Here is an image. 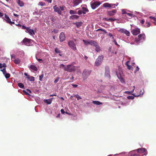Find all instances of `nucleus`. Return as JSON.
<instances>
[{"mask_svg": "<svg viewBox=\"0 0 156 156\" xmlns=\"http://www.w3.org/2000/svg\"><path fill=\"white\" fill-rule=\"evenodd\" d=\"M54 11L58 13L59 15H61L62 14V11H63L64 10V7L60 6L59 7L57 6L56 5H55L53 7Z\"/></svg>", "mask_w": 156, "mask_h": 156, "instance_id": "f257e3e1", "label": "nucleus"}, {"mask_svg": "<svg viewBox=\"0 0 156 156\" xmlns=\"http://www.w3.org/2000/svg\"><path fill=\"white\" fill-rule=\"evenodd\" d=\"M104 59V56L101 55L98 57L95 62V65L96 66H98L102 63Z\"/></svg>", "mask_w": 156, "mask_h": 156, "instance_id": "f03ea898", "label": "nucleus"}, {"mask_svg": "<svg viewBox=\"0 0 156 156\" xmlns=\"http://www.w3.org/2000/svg\"><path fill=\"white\" fill-rule=\"evenodd\" d=\"M68 44L69 47L73 51H76L77 50L76 44L73 40L69 41Z\"/></svg>", "mask_w": 156, "mask_h": 156, "instance_id": "7ed1b4c3", "label": "nucleus"}, {"mask_svg": "<svg viewBox=\"0 0 156 156\" xmlns=\"http://www.w3.org/2000/svg\"><path fill=\"white\" fill-rule=\"evenodd\" d=\"M91 71L89 70H84L82 73L83 79V80H85L90 75Z\"/></svg>", "mask_w": 156, "mask_h": 156, "instance_id": "20e7f679", "label": "nucleus"}, {"mask_svg": "<svg viewBox=\"0 0 156 156\" xmlns=\"http://www.w3.org/2000/svg\"><path fill=\"white\" fill-rule=\"evenodd\" d=\"M101 3L97 1L91 2L90 3V6L91 8L93 9H95L101 4Z\"/></svg>", "mask_w": 156, "mask_h": 156, "instance_id": "39448f33", "label": "nucleus"}, {"mask_svg": "<svg viewBox=\"0 0 156 156\" xmlns=\"http://www.w3.org/2000/svg\"><path fill=\"white\" fill-rule=\"evenodd\" d=\"M65 68V71L69 72L75 71L76 69L75 67L72 65L67 66L66 68Z\"/></svg>", "mask_w": 156, "mask_h": 156, "instance_id": "423d86ee", "label": "nucleus"}, {"mask_svg": "<svg viewBox=\"0 0 156 156\" xmlns=\"http://www.w3.org/2000/svg\"><path fill=\"white\" fill-rule=\"evenodd\" d=\"M145 39V35L144 34H140L138 36L137 38L135 39V41L136 42H139L140 40H144Z\"/></svg>", "mask_w": 156, "mask_h": 156, "instance_id": "0eeeda50", "label": "nucleus"}, {"mask_svg": "<svg viewBox=\"0 0 156 156\" xmlns=\"http://www.w3.org/2000/svg\"><path fill=\"white\" fill-rule=\"evenodd\" d=\"M117 12L116 10L114 9L112 11H108L107 12V13L108 15L110 16H112L115 14Z\"/></svg>", "mask_w": 156, "mask_h": 156, "instance_id": "6e6552de", "label": "nucleus"}, {"mask_svg": "<svg viewBox=\"0 0 156 156\" xmlns=\"http://www.w3.org/2000/svg\"><path fill=\"white\" fill-rule=\"evenodd\" d=\"M131 32L133 35H137L140 33V29L138 28H136L132 30Z\"/></svg>", "mask_w": 156, "mask_h": 156, "instance_id": "1a4fd4ad", "label": "nucleus"}, {"mask_svg": "<svg viewBox=\"0 0 156 156\" xmlns=\"http://www.w3.org/2000/svg\"><path fill=\"white\" fill-rule=\"evenodd\" d=\"M31 40L30 39L25 38L22 42L25 45L29 46L30 45V42Z\"/></svg>", "mask_w": 156, "mask_h": 156, "instance_id": "9d476101", "label": "nucleus"}, {"mask_svg": "<svg viewBox=\"0 0 156 156\" xmlns=\"http://www.w3.org/2000/svg\"><path fill=\"white\" fill-rule=\"evenodd\" d=\"M59 38L60 42H62L63 41L66 39V37L64 33L63 32H62L60 34Z\"/></svg>", "mask_w": 156, "mask_h": 156, "instance_id": "9b49d317", "label": "nucleus"}, {"mask_svg": "<svg viewBox=\"0 0 156 156\" xmlns=\"http://www.w3.org/2000/svg\"><path fill=\"white\" fill-rule=\"evenodd\" d=\"M118 31L120 32L125 34L127 36H129V32L126 29H122L119 30Z\"/></svg>", "mask_w": 156, "mask_h": 156, "instance_id": "f8f14e48", "label": "nucleus"}, {"mask_svg": "<svg viewBox=\"0 0 156 156\" xmlns=\"http://www.w3.org/2000/svg\"><path fill=\"white\" fill-rule=\"evenodd\" d=\"M82 2V0H73L72 3L73 5V6H76L78 5Z\"/></svg>", "mask_w": 156, "mask_h": 156, "instance_id": "ddd939ff", "label": "nucleus"}, {"mask_svg": "<svg viewBox=\"0 0 156 156\" xmlns=\"http://www.w3.org/2000/svg\"><path fill=\"white\" fill-rule=\"evenodd\" d=\"M105 76L108 77H110L109 69L108 67L105 68Z\"/></svg>", "mask_w": 156, "mask_h": 156, "instance_id": "4468645a", "label": "nucleus"}, {"mask_svg": "<svg viewBox=\"0 0 156 156\" xmlns=\"http://www.w3.org/2000/svg\"><path fill=\"white\" fill-rule=\"evenodd\" d=\"M26 31V32H28L30 35H34L35 33L34 30L33 29H30L29 27L27 28V30Z\"/></svg>", "mask_w": 156, "mask_h": 156, "instance_id": "2eb2a0df", "label": "nucleus"}, {"mask_svg": "<svg viewBox=\"0 0 156 156\" xmlns=\"http://www.w3.org/2000/svg\"><path fill=\"white\" fill-rule=\"evenodd\" d=\"M137 151L139 153H143L146 151V149L144 148H141L137 149Z\"/></svg>", "mask_w": 156, "mask_h": 156, "instance_id": "dca6fc26", "label": "nucleus"}, {"mask_svg": "<svg viewBox=\"0 0 156 156\" xmlns=\"http://www.w3.org/2000/svg\"><path fill=\"white\" fill-rule=\"evenodd\" d=\"M98 43L95 41L93 40L90 41L89 44L94 46H95L97 45Z\"/></svg>", "mask_w": 156, "mask_h": 156, "instance_id": "f3484780", "label": "nucleus"}, {"mask_svg": "<svg viewBox=\"0 0 156 156\" xmlns=\"http://www.w3.org/2000/svg\"><path fill=\"white\" fill-rule=\"evenodd\" d=\"M105 20L107 21H111L112 22L116 20V19L115 18H104Z\"/></svg>", "mask_w": 156, "mask_h": 156, "instance_id": "a211bd4d", "label": "nucleus"}, {"mask_svg": "<svg viewBox=\"0 0 156 156\" xmlns=\"http://www.w3.org/2000/svg\"><path fill=\"white\" fill-rule=\"evenodd\" d=\"M82 10L83 12V14H85L86 12H88L89 11L88 9L86 7H82Z\"/></svg>", "mask_w": 156, "mask_h": 156, "instance_id": "6ab92c4d", "label": "nucleus"}, {"mask_svg": "<svg viewBox=\"0 0 156 156\" xmlns=\"http://www.w3.org/2000/svg\"><path fill=\"white\" fill-rule=\"evenodd\" d=\"M79 17V16L78 15H74L71 16L70 17V19L72 20H77Z\"/></svg>", "mask_w": 156, "mask_h": 156, "instance_id": "aec40b11", "label": "nucleus"}, {"mask_svg": "<svg viewBox=\"0 0 156 156\" xmlns=\"http://www.w3.org/2000/svg\"><path fill=\"white\" fill-rule=\"evenodd\" d=\"M5 20L6 22L8 23H9V21H11L10 19L9 18V16L6 15V14L5 15Z\"/></svg>", "mask_w": 156, "mask_h": 156, "instance_id": "412c9836", "label": "nucleus"}, {"mask_svg": "<svg viewBox=\"0 0 156 156\" xmlns=\"http://www.w3.org/2000/svg\"><path fill=\"white\" fill-rule=\"evenodd\" d=\"M17 2L19 5L20 7H22L24 5V3L22 1L20 0H17Z\"/></svg>", "mask_w": 156, "mask_h": 156, "instance_id": "4be33fe9", "label": "nucleus"}, {"mask_svg": "<svg viewBox=\"0 0 156 156\" xmlns=\"http://www.w3.org/2000/svg\"><path fill=\"white\" fill-rule=\"evenodd\" d=\"M83 23L82 22H77L74 24L76 25L77 27L78 28L81 27Z\"/></svg>", "mask_w": 156, "mask_h": 156, "instance_id": "5701e85b", "label": "nucleus"}, {"mask_svg": "<svg viewBox=\"0 0 156 156\" xmlns=\"http://www.w3.org/2000/svg\"><path fill=\"white\" fill-rule=\"evenodd\" d=\"M103 6L105 8H111L110 4L107 2L104 3Z\"/></svg>", "mask_w": 156, "mask_h": 156, "instance_id": "b1692460", "label": "nucleus"}, {"mask_svg": "<svg viewBox=\"0 0 156 156\" xmlns=\"http://www.w3.org/2000/svg\"><path fill=\"white\" fill-rule=\"evenodd\" d=\"M30 68L34 71H37V67L33 65H31L30 66Z\"/></svg>", "mask_w": 156, "mask_h": 156, "instance_id": "393cba45", "label": "nucleus"}, {"mask_svg": "<svg viewBox=\"0 0 156 156\" xmlns=\"http://www.w3.org/2000/svg\"><path fill=\"white\" fill-rule=\"evenodd\" d=\"M93 103L94 105H101L102 103L98 101H93Z\"/></svg>", "mask_w": 156, "mask_h": 156, "instance_id": "a878e982", "label": "nucleus"}, {"mask_svg": "<svg viewBox=\"0 0 156 156\" xmlns=\"http://www.w3.org/2000/svg\"><path fill=\"white\" fill-rule=\"evenodd\" d=\"M144 90H141L140 91V94L139 95H135V94H133V96H134L135 97H138L140 95H142L144 93Z\"/></svg>", "mask_w": 156, "mask_h": 156, "instance_id": "bb28decb", "label": "nucleus"}, {"mask_svg": "<svg viewBox=\"0 0 156 156\" xmlns=\"http://www.w3.org/2000/svg\"><path fill=\"white\" fill-rule=\"evenodd\" d=\"M95 47H96L95 50L97 52H98L100 51V47L98 43L97 44V46Z\"/></svg>", "mask_w": 156, "mask_h": 156, "instance_id": "cd10ccee", "label": "nucleus"}, {"mask_svg": "<svg viewBox=\"0 0 156 156\" xmlns=\"http://www.w3.org/2000/svg\"><path fill=\"white\" fill-rule=\"evenodd\" d=\"M52 101L50 99H46L44 100V102L47 104L49 105L51 103Z\"/></svg>", "mask_w": 156, "mask_h": 156, "instance_id": "c85d7f7f", "label": "nucleus"}, {"mask_svg": "<svg viewBox=\"0 0 156 156\" xmlns=\"http://www.w3.org/2000/svg\"><path fill=\"white\" fill-rule=\"evenodd\" d=\"M14 63L17 64H18L20 63V61L19 59L18 58L15 59L14 61Z\"/></svg>", "mask_w": 156, "mask_h": 156, "instance_id": "c756f323", "label": "nucleus"}, {"mask_svg": "<svg viewBox=\"0 0 156 156\" xmlns=\"http://www.w3.org/2000/svg\"><path fill=\"white\" fill-rule=\"evenodd\" d=\"M73 96L77 98V100L82 99V98L78 94L73 95Z\"/></svg>", "mask_w": 156, "mask_h": 156, "instance_id": "7c9ffc66", "label": "nucleus"}, {"mask_svg": "<svg viewBox=\"0 0 156 156\" xmlns=\"http://www.w3.org/2000/svg\"><path fill=\"white\" fill-rule=\"evenodd\" d=\"M27 78H28L30 81H34L35 80L34 77L33 76H31L30 77H27Z\"/></svg>", "mask_w": 156, "mask_h": 156, "instance_id": "2f4dec72", "label": "nucleus"}, {"mask_svg": "<svg viewBox=\"0 0 156 156\" xmlns=\"http://www.w3.org/2000/svg\"><path fill=\"white\" fill-rule=\"evenodd\" d=\"M118 5V3H117L116 4H110V7L112 8H114L115 7V6H117Z\"/></svg>", "mask_w": 156, "mask_h": 156, "instance_id": "473e14b6", "label": "nucleus"}, {"mask_svg": "<svg viewBox=\"0 0 156 156\" xmlns=\"http://www.w3.org/2000/svg\"><path fill=\"white\" fill-rule=\"evenodd\" d=\"M18 86L20 88H23L24 87V85L21 83H19L18 84Z\"/></svg>", "mask_w": 156, "mask_h": 156, "instance_id": "72a5a7b5", "label": "nucleus"}, {"mask_svg": "<svg viewBox=\"0 0 156 156\" xmlns=\"http://www.w3.org/2000/svg\"><path fill=\"white\" fill-rule=\"evenodd\" d=\"M84 44L85 45H87L88 44H89V43L90 42V41H87L84 40H83Z\"/></svg>", "mask_w": 156, "mask_h": 156, "instance_id": "f704fd0d", "label": "nucleus"}, {"mask_svg": "<svg viewBox=\"0 0 156 156\" xmlns=\"http://www.w3.org/2000/svg\"><path fill=\"white\" fill-rule=\"evenodd\" d=\"M55 52L56 53H61V51L60 50L57 48H55Z\"/></svg>", "mask_w": 156, "mask_h": 156, "instance_id": "c9c22d12", "label": "nucleus"}, {"mask_svg": "<svg viewBox=\"0 0 156 156\" xmlns=\"http://www.w3.org/2000/svg\"><path fill=\"white\" fill-rule=\"evenodd\" d=\"M4 75H5L6 78V79L9 78L10 76V74L9 73H6Z\"/></svg>", "mask_w": 156, "mask_h": 156, "instance_id": "e433bc0d", "label": "nucleus"}, {"mask_svg": "<svg viewBox=\"0 0 156 156\" xmlns=\"http://www.w3.org/2000/svg\"><path fill=\"white\" fill-rule=\"evenodd\" d=\"M38 5H39L43 6H45L46 5V4L45 3L43 2H40L38 3Z\"/></svg>", "mask_w": 156, "mask_h": 156, "instance_id": "4c0bfd02", "label": "nucleus"}, {"mask_svg": "<svg viewBox=\"0 0 156 156\" xmlns=\"http://www.w3.org/2000/svg\"><path fill=\"white\" fill-rule=\"evenodd\" d=\"M69 13L70 14H73L76 13V12L74 10H71L69 11Z\"/></svg>", "mask_w": 156, "mask_h": 156, "instance_id": "58836bf2", "label": "nucleus"}, {"mask_svg": "<svg viewBox=\"0 0 156 156\" xmlns=\"http://www.w3.org/2000/svg\"><path fill=\"white\" fill-rule=\"evenodd\" d=\"M149 18L153 20L155 22H156V18L152 16H150Z\"/></svg>", "mask_w": 156, "mask_h": 156, "instance_id": "ea45409f", "label": "nucleus"}, {"mask_svg": "<svg viewBox=\"0 0 156 156\" xmlns=\"http://www.w3.org/2000/svg\"><path fill=\"white\" fill-rule=\"evenodd\" d=\"M1 71L3 72V73L4 75L7 73L5 68H3L2 69H1Z\"/></svg>", "mask_w": 156, "mask_h": 156, "instance_id": "a19ab883", "label": "nucleus"}, {"mask_svg": "<svg viewBox=\"0 0 156 156\" xmlns=\"http://www.w3.org/2000/svg\"><path fill=\"white\" fill-rule=\"evenodd\" d=\"M44 76V74H43L39 76V80L41 81L42 80V79Z\"/></svg>", "mask_w": 156, "mask_h": 156, "instance_id": "79ce46f5", "label": "nucleus"}, {"mask_svg": "<svg viewBox=\"0 0 156 156\" xmlns=\"http://www.w3.org/2000/svg\"><path fill=\"white\" fill-rule=\"evenodd\" d=\"M150 23L149 22H147L145 24V26L146 27H149L150 26Z\"/></svg>", "mask_w": 156, "mask_h": 156, "instance_id": "37998d69", "label": "nucleus"}, {"mask_svg": "<svg viewBox=\"0 0 156 156\" xmlns=\"http://www.w3.org/2000/svg\"><path fill=\"white\" fill-rule=\"evenodd\" d=\"M128 99L133 100L134 99V98L133 96H130L127 97Z\"/></svg>", "mask_w": 156, "mask_h": 156, "instance_id": "c03bdc74", "label": "nucleus"}, {"mask_svg": "<svg viewBox=\"0 0 156 156\" xmlns=\"http://www.w3.org/2000/svg\"><path fill=\"white\" fill-rule=\"evenodd\" d=\"M59 77H58L54 81V82L55 83H57L59 80Z\"/></svg>", "mask_w": 156, "mask_h": 156, "instance_id": "a18cd8bd", "label": "nucleus"}, {"mask_svg": "<svg viewBox=\"0 0 156 156\" xmlns=\"http://www.w3.org/2000/svg\"><path fill=\"white\" fill-rule=\"evenodd\" d=\"M36 58L37 60L40 63H42L43 62V60L42 59L38 58L36 56Z\"/></svg>", "mask_w": 156, "mask_h": 156, "instance_id": "49530a36", "label": "nucleus"}, {"mask_svg": "<svg viewBox=\"0 0 156 156\" xmlns=\"http://www.w3.org/2000/svg\"><path fill=\"white\" fill-rule=\"evenodd\" d=\"M63 67L64 68V70L65 71V68H66V67L64 64H61L60 65V67Z\"/></svg>", "mask_w": 156, "mask_h": 156, "instance_id": "de8ad7c7", "label": "nucleus"}, {"mask_svg": "<svg viewBox=\"0 0 156 156\" xmlns=\"http://www.w3.org/2000/svg\"><path fill=\"white\" fill-rule=\"evenodd\" d=\"M83 12L82 10H79L77 12V13L79 15H80L82 13H83Z\"/></svg>", "mask_w": 156, "mask_h": 156, "instance_id": "09e8293b", "label": "nucleus"}, {"mask_svg": "<svg viewBox=\"0 0 156 156\" xmlns=\"http://www.w3.org/2000/svg\"><path fill=\"white\" fill-rule=\"evenodd\" d=\"M139 67L137 66L136 67V69L135 71H134V73H136V72H137V71H138L139 70Z\"/></svg>", "mask_w": 156, "mask_h": 156, "instance_id": "8fccbe9b", "label": "nucleus"}, {"mask_svg": "<svg viewBox=\"0 0 156 156\" xmlns=\"http://www.w3.org/2000/svg\"><path fill=\"white\" fill-rule=\"evenodd\" d=\"M23 92L26 94L27 95H29V93L28 92H27L26 90H23Z\"/></svg>", "mask_w": 156, "mask_h": 156, "instance_id": "3c124183", "label": "nucleus"}, {"mask_svg": "<svg viewBox=\"0 0 156 156\" xmlns=\"http://www.w3.org/2000/svg\"><path fill=\"white\" fill-rule=\"evenodd\" d=\"M126 14L128 16H130L131 17H132V16H133V14L130 13H127Z\"/></svg>", "mask_w": 156, "mask_h": 156, "instance_id": "603ef678", "label": "nucleus"}, {"mask_svg": "<svg viewBox=\"0 0 156 156\" xmlns=\"http://www.w3.org/2000/svg\"><path fill=\"white\" fill-rule=\"evenodd\" d=\"M127 69H129V70H130L131 68H132V66L130 65H129V66H127Z\"/></svg>", "mask_w": 156, "mask_h": 156, "instance_id": "864d4df0", "label": "nucleus"}, {"mask_svg": "<svg viewBox=\"0 0 156 156\" xmlns=\"http://www.w3.org/2000/svg\"><path fill=\"white\" fill-rule=\"evenodd\" d=\"M22 28L23 29H26V30H27V28H28L29 27H26L24 25H23L22 26Z\"/></svg>", "mask_w": 156, "mask_h": 156, "instance_id": "5fc2aeb1", "label": "nucleus"}, {"mask_svg": "<svg viewBox=\"0 0 156 156\" xmlns=\"http://www.w3.org/2000/svg\"><path fill=\"white\" fill-rule=\"evenodd\" d=\"M144 19L140 21V23H141L142 24H143L144 22Z\"/></svg>", "mask_w": 156, "mask_h": 156, "instance_id": "6e6d98bb", "label": "nucleus"}, {"mask_svg": "<svg viewBox=\"0 0 156 156\" xmlns=\"http://www.w3.org/2000/svg\"><path fill=\"white\" fill-rule=\"evenodd\" d=\"M122 14H126V13H127L126 11L123 9H122Z\"/></svg>", "mask_w": 156, "mask_h": 156, "instance_id": "4d7b16f0", "label": "nucleus"}, {"mask_svg": "<svg viewBox=\"0 0 156 156\" xmlns=\"http://www.w3.org/2000/svg\"><path fill=\"white\" fill-rule=\"evenodd\" d=\"M61 113L62 114H64L65 113V112L64 110L63 109H61Z\"/></svg>", "mask_w": 156, "mask_h": 156, "instance_id": "13d9d810", "label": "nucleus"}, {"mask_svg": "<svg viewBox=\"0 0 156 156\" xmlns=\"http://www.w3.org/2000/svg\"><path fill=\"white\" fill-rule=\"evenodd\" d=\"M72 85L74 87H76L78 86V85H77L74 84H72Z\"/></svg>", "mask_w": 156, "mask_h": 156, "instance_id": "bf43d9fd", "label": "nucleus"}, {"mask_svg": "<svg viewBox=\"0 0 156 156\" xmlns=\"http://www.w3.org/2000/svg\"><path fill=\"white\" fill-rule=\"evenodd\" d=\"M52 32H54L55 33H58V30H56L55 29H54Z\"/></svg>", "mask_w": 156, "mask_h": 156, "instance_id": "052dcab7", "label": "nucleus"}, {"mask_svg": "<svg viewBox=\"0 0 156 156\" xmlns=\"http://www.w3.org/2000/svg\"><path fill=\"white\" fill-rule=\"evenodd\" d=\"M45 1H46L48 2L49 3H51L52 2V0H44Z\"/></svg>", "mask_w": 156, "mask_h": 156, "instance_id": "680f3d73", "label": "nucleus"}, {"mask_svg": "<svg viewBox=\"0 0 156 156\" xmlns=\"http://www.w3.org/2000/svg\"><path fill=\"white\" fill-rule=\"evenodd\" d=\"M9 23L10 25H12V24H14L15 23L14 22H12L11 21H9Z\"/></svg>", "mask_w": 156, "mask_h": 156, "instance_id": "e2e57ef3", "label": "nucleus"}, {"mask_svg": "<svg viewBox=\"0 0 156 156\" xmlns=\"http://www.w3.org/2000/svg\"><path fill=\"white\" fill-rule=\"evenodd\" d=\"M11 59H14L15 58V56L14 55H11Z\"/></svg>", "mask_w": 156, "mask_h": 156, "instance_id": "0e129e2a", "label": "nucleus"}, {"mask_svg": "<svg viewBox=\"0 0 156 156\" xmlns=\"http://www.w3.org/2000/svg\"><path fill=\"white\" fill-rule=\"evenodd\" d=\"M26 90L29 93H31L32 92H31V91L30 90H29V89H27Z\"/></svg>", "mask_w": 156, "mask_h": 156, "instance_id": "69168bd1", "label": "nucleus"}, {"mask_svg": "<svg viewBox=\"0 0 156 156\" xmlns=\"http://www.w3.org/2000/svg\"><path fill=\"white\" fill-rule=\"evenodd\" d=\"M104 31V29H98L97 30V31Z\"/></svg>", "mask_w": 156, "mask_h": 156, "instance_id": "338daca9", "label": "nucleus"}, {"mask_svg": "<svg viewBox=\"0 0 156 156\" xmlns=\"http://www.w3.org/2000/svg\"><path fill=\"white\" fill-rule=\"evenodd\" d=\"M3 16H4L3 13L0 12V17H2Z\"/></svg>", "mask_w": 156, "mask_h": 156, "instance_id": "774afa93", "label": "nucleus"}]
</instances>
